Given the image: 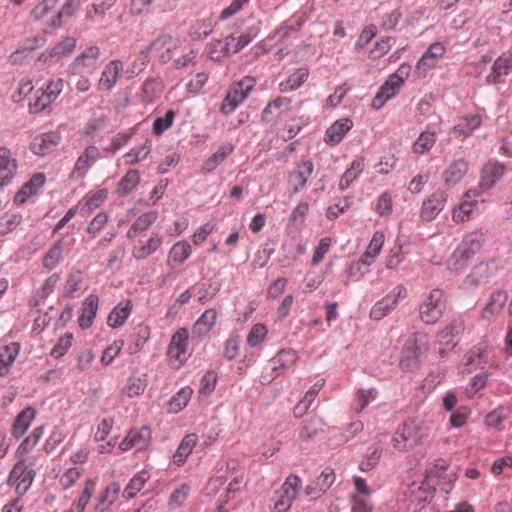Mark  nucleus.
I'll use <instances>...</instances> for the list:
<instances>
[{"label": "nucleus", "instance_id": "052dcab7", "mask_svg": "<svg viewBox=\"0 0 512 512\" xmlns=\"http://www.w3.org/2000/svg\"><path fill=\"white\" fill-rule=\"evenodd\" d=\"M303 18L290 19L284 22L278 29L275 30L271 36L272 39L277 38L278 41H284L296 32L304 23Z\"/></svg>", "mask_w": 512, "mask_h": 512}, {"label": "nucleus", "instance_id": "a18cd8bd", "mask_svg": "<svg viewBox=\"0 0 512 512\" xmlns=\"http://www.w3.org/2000/svg\"><path fill=\"white\" fill-rule=\"evenodd\" d=\"M191 245L187 241L176 242L169 251L167 263L183 264L191 255Z\"/></svg>", "mask_w": 512, "mask_h": 512}, {"label": "nucleus", "instance_id": "603ef678", "mask_svg": "<svg viewBox=\"0 0 512 512\" xmlns=\"http://www.w3.org/2000/svg\"><path fill=\"white\" fill-rule=\"evenodd\" d=\"M107 191L99 190L95 193L88 194L84 202L81 204L79 212L82 216L90 215L95 209H97L106 199Z\"/></svg>", "mask_w": 512, "mask_h": 512}, {"label": "nucleus", "instance_id": "dca6fc26", "mask_svg": "<svg viewBox=\"0 0 512 512\" xmlns=\"http://www.w3.org/2000/svg\"><path fill=\"white\" fill-rule=\"evenodd\" d=\"M313 171V163L310 160H306L297 163L295 169L289 172L288 183L292 188L293 194H297L305 187L308 178L313 174Z\"/></svg>", "mask_w": 512, "mask_h": 512}, {"label": "nucleus", "instance_id": "13d9d810", "mask_svg": "<svg viewBox=\"0 0 512 512\" xmlns=\"http://www.w3.org/2000/svg\"><path fill=\"white\" fill-rule=\"evenodd\" d=\"M35 417V410L31 407L24 409L15 419L13 424V434L22 436L31 425Z\"/></svg>", "mask_w": 512, "mask_h": 512}, {"label": "nucleus", "instance_id": "393cba45", "mask_svg": "<svg viewBox=\"0 0 512 512\" xmlns=\"http://www.w3.org/2000/svg\"><path fill=\"white\" fill-rule=\"evenodd\" d=\"M99 156V150L96 146H88L78 157L74 169L71 173L73 179L83 178L87 171L93 166Z\"/></svg>", "mask_w": 512, "mask_h": 512}, {"label": "nucleus", "instance_id": "09e8293b", "mask_svg": "<svg viewBox=\"0 0 512 512\" xmlns=\"http://www.w3.org/2000/svg\"><path fill=\"white\" fill-rule=\"evenodd\" d=\"M43 433L44 429L42 426L34 428L32 432L18 446L16 450V457L22 459V457L31 452L40 441Z\"/></svg>", "mask_w": 512, "mask_h": 512}, {"label": "nucleus", "instance_id": "4c0bfd02", "mask_svg": "<svg viewBox=\"0 0 512 512\" xmlns=\"http://www.w3.org/2000/svg\"><path fill=\"white\" fill-rule=\"evenodd\" d=\"M123 71V64L118 60L109 62L99 79V87L101 89L110 90L116 84L120 73Z\"/></svg>", "mask_w": 512, "mask_h": 512}, {"label": "nucleus", "instance_id": "3c124183", "mask_svg": "<svg viewBox=\"0 0 512 512\" xmlns=\"http://www.w3.org/2000/svg\"><path fill=\"white\" fill-rule=\"evenodd\" d=\"M121 488L117 482L110 483L100 496L95 509L99 512L107 510L118 498Z\"/></svg>", "mask_w": 512, "mask_h": 512}, {"label": "nucleus", "instance_id": "4468645a", "mask_svg": "<svg viewBox=\"0 0 512 512\" xmlns=\"http://www.w3.org/2000/svg\"><path fill=\"white\" fill-rule=\"evenodd\" d=\"M403 78L397 74L389 76L387 81L379 88L378 92L372 100V107L374 109H381L384 104L392 99L403 85Z\"/></svg>", "mask_w": 512, "mask_h": 512}, {"label": "nucleus", "instance_id": "423d86ee", "mask_svg": "<svg viewBox=\"0 0 512 512\" xmlns=\"http://www.w3.org/2000/svg\"><path fill=\"white\" fill-rule=\"evenodd\" d=\"M302 488V481L297 475L286 478L281 488L276 492L273 512H287Z\"/></svg>", "mask_w": 512, "mask_h": 512}, {"label": "nucleus", "instance_id": "a878e982", "mask_svg": "<svg viewBox=\"0 0 512 512\" xmlns=\"http://www.w3.org/2000/svg\"><path fill=\"white\" fill-rule=\"evenodd\" d=\"M480 193L477 190H468L462 197L458 208L454 209L452 219L456 223L469 219L471 213L477 206V198Z\"/></svg>", "mask_w": 512, "mask_h": 512}, {"label": "nucleus", "instance_id": "49530a36", "mask_svg": "<svg viewBox=\"0 0 512 512\" xmlns=\"http://www.w3.org/2000/svg\"><path fill=\"white\" fill-rule=\"evenodd\" d=\"M207 55L213 61H221L225 57L232 55L228 38L214 40L207 45Z\"/></svg>", "mask_w": 512, "mask_h": 512}, {"label": "nucleus", "instance_id": "79ce46f5", "mask_svg": "<svg viewBox=\"0 0 512 512\" xmlns=\"http://www.w3.org/2000/svg\"><path fill=\"white\" fill-rule=\"evenodd\" d=\"M79 0H66L61 9L52 17L48 27L56 29L62 26L65 19L71 18L78 10Z\"/></svg>", "mask_w": 512, "mask_h": 512}, {"label": "nucleus", "instance_id": "0eeeda50", "mask_svg": "<svg viewBox=\"0 0 512 512\" xmlns=\"http://www.w3.org/2000/svg\"><path fill=\"white\" fill-rule=\"evenodd\" d=\"M407 296L404 286L394 287L385 297L377 301L370 310V317L374 320H381L396 308L398 302Z\"/></svg>", "mask_w": 512, "mask_h": 512}, {"label": "nucleus", "instance_id": "c756f323", "mask_svg": "<svg viewBox=\"0 0 512 512\" xmlns=\"http://www.w3.org/2000/svg\"><path fill=\"white\" fill-rule=\"evenodd\" d=\"M483 242L484 234L480 231H473L467 234L457 246V255L472 258L480 250Z\"/></svg>", "mask_w": 512, "mask_h": 512}, {"label": "nucleus", "instance_id": "69168bd1", "mask_svg": "<svg viewBox=\"0 0 512 512\" xmlns=\"http://www.w3.org/2000/svg\"><path fill=\"white\" fill-rule=\"evenodd\" d=\"M63 244L57 241L44 255L43 266L49 270L54 269L62 260Z\"/></svg>", "mask_w": 512, "mask_h": 512}, {"label": "nucleus", "instance_id": "9d476101", "mask_svg": "<svg viewBox=\"0 0 512 512\" xmlns=\"http://www.w3.org/2000/svg\"><path fill=\"white\" fill-rule=\"evenodd\" d=\"M488 356V342L481 341L477 343L463 356L461 362L462 373L470 374L478 368H483V365L487 363Z\"/></svg>", "mask_w": 512, "mask_h": 512}, {"label": "nucleus", "instance_id": "cd10ccee", "mask_svg": "<svg viewBox=\"0 0 512 512\" xmlns=\"http://www.w3.org/2000/svg\"><path fill=\"white\" fill-rule=\"evenodd\" d=\"M99 297L96 294L88 295L82 302L78 324L82 329H88L93 325L98 311Z\"/></svg>", "mask_w": 512, "mask_h": 512}, {"label": "nucleus", "instance_id": "6e6552de", "mask_svg": "<svg viewBox=\"0 0 512 512\" xmlns=\"http://www.w3.org/2000/svg\"><path fill=\"white\" fill-rule=\"evenodd\" d=\"M297 354L293 349L280 350L270 361L269 366L271 373H263L261 375V383L268 384L277 376L281 375L286 369L296 363Z\"/></svg>", "mask_w": 512, "mask_h": 512}, {"label": "nucleus", "instance_id": "72a5a7b5", "mask_svg": "<svg viewBox=\"0 0 512 512\" xmlns=\"http://www.w3.org/2000/svg\"><path fill=\"white\" fill-rule=\"evenodd\" d=\"M353 122L348 119H340L335 121L325 133V142L330 145H336L342 141L345 135L350 131Z\"/></svg>", "mask_w": 512, "mask_h": 512}, {"label": "nucleus", "instance_id": "7c9ffc66", "mask_svg": "<svg viewBox=\"0 0 512 512\" xmlns=\"http://www.w3.org/2000/svg\"><path fill=\"white\" fill-rule=\"evenodd\" d=\"M45 177L41 173H36L27 181L14 196V203L24 204L30 197L35 195L37 191L44 185Z\"/></svg>", "mask_w": 512, "mask_h": 512}, {"label": "nucleus", "instance_id": "5701e85b", "mask_svg": "<svg viewBox=\"0 0 512 512\" xmlns=\"http://www.w3.org/2000/svg\"><path fill=\"white\" fill-rule=\"evenodd\" d=\"M261 30V22L253 21L238 37L234 35H228V41L230 43V51L233 54L238 53L246 46H248L259 34Z\"/></svg>", "mask_w": 512, "mask_h": 512}, {"label": "nucleus", "instance_id": "37998d69", "mask_svg": "<svg viewBox=\"0 0 512 512\" xmlns=\"http://www.w3.org/2000/svg\"><path fill=\"white\" fill-rule=\"evenodd\" d=\"M20 351V345L16 342L6 345L0 352V376H6Z\"/></svg>", "mask_w": 512, "mask_h": 512}, {"label": "nucleus", "instance_id": "680f3d73", "mask_svg": "<svg viewBox=\"0 0 512 512\" xmlns=\"http://www.w3.org/2000/svg\"><path fill=\"white\" fill-rule=\"evenodd\" d=\"M363 161L354 160L351 164V167L345 171L339 181V189L346 190L349 186L358 178V176L363 171Z\"/></svg>", "mask_w": 512, "mask_h": 512}, {"label": "nucleus", "instance_id": "de8ad7c7", "mask_svg": "<svg viewBox=\"0 0 512 512\" xmlns=\"http://www.w3.org/2000/svg\"><path fill=\"white\" fill-rule=\"evenodd\" d=\"M234 150L233 145L224 144L220 146L203 164L205 172L214 171Z\"/></svg>", "mask_w": 512, "mask_h": 512}, {"label": "nucleus", "instance_id": "f8f14e48", "mask_svg": "<svg viewBox=\"0 0 512 512\" xmlns=\"http://www.w3.org/2000/svg\"><path fill=\"white\" fill-rule=\"evenodd\" d=\"M18 160L6 146H0V188L8 186L18 173Z\"/></svg>", "mask_w": 512, "mask_h": 512}, {"label": "nucleus", "instance_id": "39448f33", "mask_svg": "<svg viewBox=\"0 0 512 512\" xmlns=\"http://www.w3.org/2000/svg\"><path fill=\"white\" fill-rule=\"evenodd\" d=\"M427 337L425 334L415 333L405 342L400 365L404 370H412L417 367L420 356L427 350Z\"/></svg>", "mask_w": 512, "mask_h": 512}, {"label": "nucleus", "instance_id": "c85d7f7f", "mask_svg": "<svg viewBox=\"0 0 512 512\" xmlns=\"http://www.w3.org/2000/svg\"><path fill=\"white\" fill-rule=\"evenodd\" d=\"M512 70V49L508 54H504L498 57L492 67L489 75L487 76V82L490 84H497L501 81V78L507 76Z\"/></svg>", "mask_w": 512, "mask_h": 512}, {"label": "nucleus", "instance_id": "c9c22d12", "mask_svg": "<svg viewBox=\"0 0 512 512\" xmlns=\"http://www.w3.org/2000/svg\"><path fill=\"white\" fill-rule=\"evenodd\" d=\"M217 320V312L214 309L205 310L192 327V335L203 338L213 329Z\"/></svg>", "mask_w": 512, "mask_h": 512}, {"label": "nucleus", "instance_id": "473e14b6", "mask_svg": "<svg viewBox=\"0 0 512 512\" xmlns=\"http://www.w3.org/2000/svg\"><path fill=\"white\" fill-rule=\"evenodd\" d=\"M468 170V165L463 159L453 161L443 172L442 180L445 186L453 187L461 181Z\"/></svg>", "mask_w": 512, "mask_h": 512}, {"label": "nucleus", "instance_id": "e2e57ef3", "mask_svg": "<svg viewBox=\"0 0 512 512\" xmlns=\"http://www.w3.org/2000/svg\"><path fill=\"white\" fill-rule=\"evenodd\" d=\"M140 182V174L137 170L130 169L122 177L118 184L120 195L124 196L132 192Z\"/></svg>", "mask_w": 512, "mask_h": 512}, {"label": "nucleus", "instance_id": "4be33fe9", "mask_svg": "<svg viewBox=\"0 0 512 512\" xmlns=\"http://www.w3.org/2000/svg\"><path fill=\"white\" fill-rule=\"evenodd\" d=\"M189 334L186 328L178 329L172 336L168 345L167 354L170 358L183 363L186 358Z\"/></svg>", "mask_w": 512, "mask_h": 512}, {"label": "nucleus", "instance_id": "2f4dec72", "mask_svg": "<svg viewBox=\"0 0 512 512\" xmlns=\"http://www.w3.org/2000/svg\"><path fill=\"white\" fill-rule=\"evenodd\" d=\"M505 166L499 162H488L482 169L480 186L492 188L504 175Z\"/></svg>", "mask_w": 512, "mask_h": 512}, {"label": "nucleus", "instance_id": "f704fd0d", "mask_svg": "<svg viewBox=\"0 0 512 512\" xmlns=\"http://www.w3.org/2000/svg\"><path fill=\"white\" fill-rule=\"evenodd\" d=\"M132 312V302L124 300L119 302L109 313L107 324L109 327L116 329L123 326Z\"/></svg>", "mask_w": 512, "mask_h": 512}, {"label": "nucleus", "instance_id": "a211bd4d", "mask_svg": "<svg viewBox=\"0 0 512 512\" xmlns=\"http://www.w3.org/2000/svg\"><path fill=\"white\" fill-rule=\"evenodd\" d=\"M100 56V49L97 46L86 48L73 62L69 65V72L74 75H81L86 69L96 65Z\"/></svg>", "mask_w": 512, "mask_h": 512}, {"label": "nucleus", "instance_id": "9b49d317", "mask_svg": "<svg viewBox=\"0 0 512 512\" xmlns=\"http://www.w3.org/2000/svg\"><path fill=\"white\" fill-rule=\"evenodd\" d=\"M179 46V40L168 34L157 37L147 48V52L151 53L162 63L172 60L175 50Z\"/></svg>", "mask_w": 512, "mask_h": 512}, {"label": "nucleus", "instance_id": "2eb2a0df", "mask_svg": "<svg viewBox=\"0 0 512 512\" xmlns=\"http://www.w3.org/2000/svg\"><path fill=\"white\" fill-rule=\"evenodd\" d=\"M447 193L445 191H436L431 194L422 203L420 209V217L425 221L435 219L439 213L444 209L447 202Z\"/></svg>", "mask_w": 512, "mask_h": 512}, {"label": "nucleus", "instance_id": "ea45409f", "mask_svg": "<svg viewBox=\"0 0 512 512\" xmlns=\"http://www.w3.org/2000/svg\"><path fill=\"white\" fill-rule=\"evenodd\" d=\"M437 140V130L429 125L426 130L420 133L413 144V151L417 154H424L430 151Z\"/></svg>", "mask_w": 512, "mask_h": 512}, {"label": "nucleus", "instance_id": "f03ea898", "mask_svg": "<svg viewBox=\"0 0 512 512\" xmlns=\"http://www.w3.org/2000/svg\"><path fill=\"white\" fill-rule=\"evenodd\" d=\"M447 465L444 460H437L435 464L426 470L424 481L418 487V493L415 499L426 502L428 499L433 497L436 491V487L443 484L441 487L445 493H448L450 484L444 482Z\"/></svg>", "mask_w": 512, "mask_h": 512}, {"label": "nucleus", "instance_id": "7ed1b4c3", "mask_svg": "<svg viewBox=\"0 0 512 512\" xmlns=\"http://www.w3.org/2000/svg\"><path fill=\"white\" fill-rule=\"evenodd\" d=\"M446 309L445 292L441 289L431 290L419 306V317L425 324H435Z\"/></svg>", "mask_w": 512, "mask_h": 512}, {"label": "nucleus", "instance_id": "774afa93", "mask_svg": "<svg viewBox=\"0 0 512 512\" xmlns=\"http://www.w3.org/2000/svg\"><path fill=\"white\" fill-rule=\"evenodd\" d=\"M190 493V487L188 484L184 483L179 488L175 489L168 501V506L170 509H178L183 506L185 501L187 500Z\"/></svg>", "mask_w": 512, "mask_h": 512}, {"label": "nucleus", "instance_id": "aec40b11", "mask_svg": "<svg viewBox=\"0 0 512 512\" xmlns=\"http://www.w3.org/2000/svg\"><path fill=\"white\" fill-rule=\"evenodd\" d=\"M61 135L59 132L50 131L36 136L30 144L32 153L38 156H45L52 152L60 143Z\"/></svg>", "mask_w": 512, "mask_h": 512}, {"label": "nucleus", "instance_id": "0e129e2a", "mask_svg": "<svg viewBox=\"0 0 512 512\" xmlns=\"http://www.w3.org/2000/svg\"><path fill=\"white\" fill-rule=\"evenodd\" d=\"M149 475L146 471H140L134 475L124 489L123 495L127 499L133 498L145 485Z\"/></svg>", "mask_w": 512, "mask_h": 512}, {"label": "nucleus", "instance_id": "6e6d98bb", "mask_svg": "<svg viewBox=\"0 0 512 512\" xmlns=\"http://www.w3.org/2000/svg\"><path fill=\"white\" fill-rule=\"evenodd\" d=\"M59 279L60 277L56 273L49 276L37 290L35 297L30 300V305L36 307L40 301L45 300L53 292Z\"/></svg>", "mask_w": 512, "mask_h": 512}, {"label": "nucleus", "instance_id": "8fccbe9b", "mask_svg": "<svg viewBox=\"0 0 512 512\" xmlns=\"http://www.w3.org/2000/svg\"><path fill=\"white\" fill-rule=\"evenodd\" d=\"M309 72L306 68H299L285 81L279 83V90L283 93L298 89L308 78Z\"/></svg>", "mask_w": 512, "mask_h": 512}, {"label": "nucleus", "instance_id": "338daca9", "mask_svg": "<svg viewBox=\"0 0 512 512\" xmlns=\"http://www.w3.org/2000/svg\"><path fill=\"white\" fill-rule=\"evenodd\" d=\"M267 333L268 329L264 324H254L248 332L246 342L251 348H257L264 342Z\"/></svg>", "mask_w": 512, "mask_h": 512}, {"label": "nucleus", "instance_id": "f3484780", "mask_svg": "<svg viewBox=\"0 0 512 512\" xmlns=\"http://www.w3.org/2000/svg\"><path fill=\"white\" fill-rule=\"evenodd\" d=\"M385 241L384 234L382 232H375L372 236V239L365 251V253L360 257L359 261L353 263L350 267V274H354L355 271H360V265L363 264L365 266H370L375 258L380 253L383 244Z\"/></svg>", "mask_w": 512, "mask_h": 512}, {"label": "nucleus", "instance_id": "864d4df0", "mask_svg": "<svg viewBox=\"0 0 512 512\" xmlns=\"http://www.w3.org/2000/svg\"><path fill=\"white\" fill-rule=\"evenodd\" d=\"M481 122L482 120L479 115L465 116L454 126L453 131L455 134L467 137L481 125Z\"/></svg>", "mask_w": 512, "mask_h": 512}, {"label": "nucleus", "instance_id": "412c9836", "mask_svg": "<svg viewBox=\"0 0 512 512\" xmlns=\"http://www.w3.org/2000/svg\"><path fill=\"white\" fill-rule=\"evenodd\" d=\"M445 52L446 49L442 43H432L418 60L416 69L421 74H426L430 69L436 67L438 60L444 56Z\"/></svg>", "mask_w": 512, "mask_h": 512}, {"label": "nucleus", "instance_id": "5fc2aeb1", "mask_svg": "<svg viewBox=\"0 0 512 512\" xmlns=\"http://www.w3.org/2000/svg\"><path fill=\"white\" fill-rule=\"evenodd\" d=\"M511 411L508 407H499L485 417V424L487 427L495 430H502L503 423L509 418Z\"/></svg>", "mask_w": 512, "mask_h": 512}, {"label": "nucleus", "instance_id": "bf43d9fd", "mask_svg": "<svg viewBox=\"0 0 512 512\" xmlns=\"http://www.w3.org/2000/svg\"><path fill=\"white\" fill-rule=\"evenodd\" d=\"M147 387V380L138 376H130L127 380V383L122 388V394L132 398L135 396H139L144 393Z\"/></svg>", "mask_w": 512, "mask_h": 512}, {"label": "nucleus", "instance_id": "f257e3e1", "mask_svg": "<svg viewBox=\"0 0 512 512\" xmlns=\"http://www.w3.org/2000/svg\"><path fill=\"white\" fill-rule=\"evenodd\" d=\"M427 436L423 424L415 419L404 422L393 436V446L399 451H409L419 445Z\"/></svg>", "mask_w": 512, "mask_h": 512}, {"label": "nucleus", "instance_id": "e433bc0d", "mask_svg": "<svg viewBox=\"0 0 512 512\" xmlns=\"http://www.w3.org/2000/svg\"><path fill=\"white\" fill-rule=\"evenodd\" d=\"M162 236L158 233H153L146 243L138 241L133 247V256L138 260H142L153 254L162 245Z\"/></svg>", "mask_w": 512, "mask_h": 512}, {"label": "nucleus", "instance_id": "bb28decb", "mask_svg": "<svg viewBox=\"0 0 512 512\" xmlns=\"http://www.w3.org/2000/svg\"><path fill=\"white\" fill-rule=\"evenodd\" d=\"M151 438V430L144 426L140 429L131 430L120 443V449L127 451L131 448L141 450L146 447Z\"/></svg>", "mask_w": 512, "mask_h": 512}, {"label": "nucleus", "instance_id": "c03bdc74", "mask_svg": "<svg viewBox=\"0 0 512 512\" xmlns=\"http://www.w3.org/2000/svg\"><path fill=\"white\" fill-rule=\"evenodd\" d=\"M197 441L198 437L196 434H188L182 439L176 450V453L173 455V460L178 466H181L185 463L186 459L193 451Z\"/></svg>", "mask_w": 512, "mask_h": 512}, {"label": "nucleus", "instance_id": "ddd939ff", "mask_svg": "<svg viewBox=\"0 0 512 512\" xmlns=\"http://www.w3.org/2000/svg\"><path fill=\"white\" fill-rule=\"evenodd\" d=\"M75 47L76 39L73 37H66L62 41L58 42L53 48L44 50L39 56V61L48 66L55 65L63 57L71 54Z\"/></svg>", "mask_w": 512, "mask_h": 512}, {"label": "nucleus", "instance_id": "20e7f679", "mask_svg": "<svg viewBox=\"0 0 512 512\" xmlns=\"http://www.w3.org/2000/svg\"><path fill=\"white\" fill-rule=\"evenodd\" d=\"M255 84V79L249 76L234 83L220 105V112L224 115L234 112L246 100Z\"/></svg>", "mask_w": 512, "mask_h": 512}, {"label": "nucleus", "instance_id": "b1692460", "mask_svg": "<svg viewBox=\"0 0 512 512\" xmlns=\"http://www.w3.org/2000/svg\"><path fill=\"white\" fill-rule=\"evenodd\" d=\"M494 272L493 265L481 262L476 265L464 280L467 289H475L480 285L488 283Z\"/></svg>", "mask_w": 512, "mask_h": 512}, {"label": "nucleus", "instance_id": "a19ab883", "mask_svg": "<svg viewBox=\"0 0 512 512\" xmlns=\"http://www.w3.org/2000/svg\"><path fill=\"white\" fill-rule=\"evenodd\" d=\"M157 218V211H148L141 214L127 231V237L129 239H135L141 232L146 231L150 226H152L156 222Z\"/></svg>", "mask_w": 512, "mask_h": 512}, {"label": "nucleus", "instance_id": "6ab92c4d", "mask_svg": "<svg viewBox=\"0 0 512 512\" xmlns=\"http://www.w3.org/2000/svg\"><path fill=\"white\" fill-rule=\"evenodd\" d=\"M466 328L465 320L462 317L454 318L448 325L438 332L437 338L440 344L448 349H453L457 344L458 337Z\"/></svg>", "mask_w": 512, "mask_h": 512}, {"label": "nucleus", "instance_id": "4d7b16f0", "mask_svg": "<svg viewBox=\"0 0 512 512\" xmlns=\"http://www.w3.org/2000/svg\"><path fill=\"white\" fill-rule=\"evenodd\" d=\"M193 390L186 386L181 388L169 401V411L178 413L183 410L191 399Z\"/></svg>", "mask_w": 512, "mask_h": 512}, {"label": "nucleus", "instance_id": "58836bf2", "mask_svg": "<svg viewBox=\"0 0 512 512\" xmlns=\"http://www.w3.org/2000/svg\"><path fill=\"white\" fill-rule=\"evenodd\" d=\"M507 294L502 290L495 291L491 294L488 303L482 310V318L490 320L497 316L503 309L506 301Z\"/></svg>", "mask_w": 512, "mask_h": 512}, {"label": "nucleus", "instance_id": "1a4fd4ad", "mask_svg": "<svg viewBox=\"0 0 512 512\" xmlns=\"http://www.w3.org/2000/svg\"><path fill=\"white\" fill-rule=\"evenodd\" d=\"M35 477V471L27 467L24 460L20 459L9 473L7 483L14 487L19 495H24L31 487Z\"/></svg>", "mask_w": 512, "mask_h": 512}]
</instances>
